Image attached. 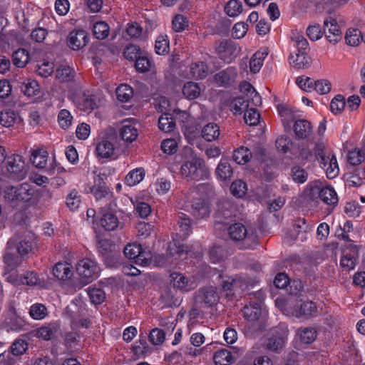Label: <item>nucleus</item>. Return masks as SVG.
Returning <instances> with one entry per match:
<instances>
[{
	"label": "nucleus",
	"instance_id": "nucleus-1",
	"mask_svg": "<svg viewBox=\"0 0 365 365\" xmlns=\"http://www.w3.org/2000/svg\"><path fill=\"white\" fill-rule=\"evenodd\" d=\"M277 307L284 314L290 317L300 318L303 316H312L317 307L312 302H302L297 299H285L278 297L275 300Z\"/></svg>",
	"mask_w": 365,
	"mask_h": 365
},
{
	"label": "nucleus",
	"instance_id": "nucleus-2",
	"mask_svg": "<svg viewBox=\"0 0 365 365\" xmlns=\"http://www.w3.org/2000/svg\"><path fill=\"white\" fill-rule=\"evenodd\" d=\"M304 197L311 201L319 199L329 205H334L338 202V196L335 190L331 186L324 185L320 180L309 182L303 192Z\"/></svg>",
	"mask_w": 365,
	"mask_h": 365
},
{
	"label": "nucleus",
	"instance_id": "nucleus-3",
	"mask_svg": "<svg viewBox=\"0 0 365 365\" xmlns=\"http://www.w3.org/2000/svg\"><path fill=\"white\" fill-rule=\"evenodd\" d=\"M179 174L183 179L190 181L207 178L209 171L202 158L192 155L182 163Z\"/></svg>",
	"mask_w": 365,
	"mask_h": 365
},
{
	"label": "nucleus",
	"instance_id": "nucleus-4",
	"mask_svg": "<svg viewBox=\"0 0 365 365\" xmlns=\"http://www.w3.org/2000/svg\"><path fill=\"white\" fill-rule=\"evenodd\" d=\"M179 232L176 233L173 238V242L168 246L169 254L172 256L178 255L180 257L187 251L184 249V245L180 242V239H185L191 233V220L186 215L181 213L178 220Z\"/></svg>",
	"mask_w": 365,
	"mask_h": 365
},
{
	"label": "nucleus",
	"instance_id": "nucleus-5",
	"mask_svg": "<svg viewBox=\"0 0 365 365\" xmlns=\"http://www.w3.org/2000/svg\"><path fill=\"white\" fill-rule=\"evenodd\" d=\"M315 155L328 178L333 179L338 176L339 165L336 156L331 150L324 149L322 145H317L315 148Z\"/></svg>",
	"mask_w": 365,
	"mask_h": 365
},
{
	"label": "nucleus",
	"instance_id": "nucleus-6",
	"mask_svg": "<svg viewBox=\"0 0 365 365\" xmlns=\"http://www.w3.org/2000/svg\"><path fill=\"white\" fill-rule=\"evenodd\" d=\"M76 272L80 281L85 285L97 279L100 275L101 269L94 259L83 258L77 262Z\"/></svg>",
	"mask_w": 365,
	"mask_h": 365
},
{
	"label": "nucleus",
	"instance_id": "nucleus-7",
	"mask_svg": "<svg viewBox=\"0 0 365 365\" xmlns=\"http://www.w3.org/2000/svg\"><path fill=\"white\" fill-rule=\"evenodd\" d=\"M288 332V327L284 324L272 329L264 343L266 349L272 352H279L286 344Z\"/></svg>",
	"mask_w": 365,
	"mask_h": 365
},
{
	"label": "nucleus",
	"instance_id": "nucleus-8",
	"mask_svg": "<svg viewBox=\"0 0 365 365\" xmlns=\"http://www.w3.org/2000/svg\"><path fill=\"white\" fill-rule=\"evenodd\" d=\"M16 240L14 238L10 239L7 243L5 249V252L3 257L4 263V269H16L25 260L21 254L17 253L16 250Z\"/></svg>",
	"mask_w": 365,
	"mask_h": 365
},
{
	"label": "nucleus",
	"instance_id": "nucleus-9",
	"mask_svg": "<svg viewBox=\"0 0 365 365\" xmlns=\"http://www.w3.org/2000/svg\"><path fill=\"white\" fill-rule=\"evenodd\" d=\"M124 254L126 257L133 259L135 263L141 266H145L150 259V254L143 250L141 245L138 243H130L124 248Z\"/></svg>",
	"mask_w": 365,
	"mask_h": 365
},
{
	"label": "nucleus",
	"instance_id": "nucleus-10",
	"mask_svg": "<svg viewBox=\"0 0 365 365\" xmlns=\"http://www.w3.org/2000/svg\"><path fill=\"white\" fill-rule=\"evenodd\" d=\"M27 348L28 344L25 340H16L11 347V352L5 351L0 354V365H14L16 356L23 354Z\"/></svg>",
	"mask_w": 365,
	"mask_h": 365
},
{
	"label": "nucleus",
	"instance_id": "nucleus-11",
	"mask_svg": "<svg viewBox=\"0 0 365 365\" xmlns=\"http://www.w3.org/2000/svg\"><path fill=\"white\" fill-rule=\"evenodd\" d=\"M69 98L79 110L85 113H89L98 107L96 97L91 94L86 93H80L79 95L71 94Z\"/></svg>",
	"mask_w": 365,
	"mask_h": 365
},
{
	"label": "nucleus",
	"instance_id": "nucleus-12",
	"mask_svg": "<svg viewBox=\"0 0 365 365\" xmlns=\"http://www.w3.org/2000/svg\"><path fill=\"white\" fill-rule=\"evenodd\" d=\"M7 170L11 178L21 180L26 177V171L24 169V161L22 156L12 155L7 158Z\"/></svg>",
	"mask_w": 365,
	"mask_h": 365
},
{
	"label": "nucleus",
	"instance_id": "nucleus-13",
	"mask_svg": "<svg viewBox=\"0 0 365 365\" xmlns=\"http://www.w3.org/2000/svg\"><path fill=\"white\" fill-rule=\"evenodd\" d=\"M358 255V247L356 245L352 244L345 245L342 249L340 259L341 268L346 271L354 269L356 266Z\"/></svg>",
	"mask_w": 365,
	"mask_h": 365
},
{
	"label": "nucleus",
	"instance_id": "nucleus-14",
	"mask_svg": "<svg viewBox=\"0 0 365 365\" xmlns=\"http://www.w3.org/2000/svg\"><path fill=\"white\" fill-rule=\"evenodd\" d=\"M324 34L327 39L333 44L339 42L342 37L341 27L336 19L333 16H328L324 21Z\"/></svg>",
	"mask_w": 365,
	"mask_h": 365
},
{
	"label": "nucleus",
	"instance_id": "nucleus-15",
	"mask_svg": "<svg viewBox=\"0 0 365 365\" xmlns=\"http://www.w3.org/2000/svg\"><path fill=\"white\" fill-rule=\"evenodd\" d=\"M220 58L226 63H230L240 53V47L232 41H222L217 47Z\"/></svg>",
	"mask_w": 365,
	"mask_h": 365
},
{
	"label": "nucleus",
	"instance_id": "nucleus-16",
	"mask_svg": "<svg viewBox=\"0 0 365 365\" xmlns=\"http://www.w3.org/2000/svg\"><path fill=\"white\" fill-rule=\"evenodd\" d=\"M173 287L182 292H190L197 287L194 277H186L181 273L173 272L170 275Z\"/></svg>",
	"mask_w": 365,
	"mask_h": 365
},
{
	"label": "nucleus",
	"instance_id": "nucleus-17",
	"mask_svg": "<svg viewBox=\"0 0 365 365\" xmlns=\"http://www.w3.org/2000/svg\"><path fill=\"white\" fill-rule=\"evenodd\" d=\"M89 41V36L84 30H74L67 38V43L70 48L78 51L84 48Z\"/></svg>",
	"mask_w": 365,
	"mask_h": 365
},
{
	"label": "nucleus",
	"instance_id": "nucleus-18",
	"mask_svg": "<svg viewBox=\"0 0 365 365\" xmlns=\"http://www.w3.org/2000/svg\"><path fill=\"white\" fill-rule=\"evenodd\" d=\"M115 145L113 139L102 138L97 144L96 153L101 158H110L115 155Z\"/></svg>",
	"mask_w": 365,
	"mask_h": 365
},
{
	"label": "nucleus",
	"instance_id": "nucleus-19",
	"mask_svg": "<svg viewBox=\"0 0 365 365\" xmlns=\"http://www.w3.org/2000/svg\"><path fill=\"white\" fill-rule=\"evenodd\" d=\"M198 302H204L209 307L216 304L219 300L217 289L213 286H208L200 289L196 296Z\"/></svg>",
	"mask_w": 365,
	"mask_h": 365
},
{
	"label": "nucleus",
	"instance_id": "nucleus-20",
	"mask_svg": "<svg viewBox=\"0 0 365 365\" xmlns=\"http://www.w3.org/2000/svg\"><path fill=\"white\" fill-rule=\"evenodd\" d=\"M138 134L137 125L132 121H124L119 130L120 137L124 142L128 143L135 141Z\"/></svg>",
	"mask_w": 365,
	"mask_h": 365
},
{
	"label": "nucleus",
	"instance_id": "nucleus-21",
	"mask_svg": "<svg viewBox=\"0 0 365 365\" xmlns=\"http://www.w3.org/2000/svg\"><path fill=\"white\" fill-rule=\"evenodd\" d=\"M240 90L242 95L247 99V103H251L254 106H259L262 103V98L255 88L248 82H242L240 86Z\"/></svg>",
	"mask_w": 365,
	"mask_h": 365
},
{
	"label": "nucleus",
	"instance_id": "nucleus-22",
	"mask_svg": "<svg viewBox=\"0 0 365 365\" xmlns=\"http://www.w3.org/2000/svg\"><path fill=\"white\" fill-rule=\"evenodd\" d=\"M266 314V311L261 307L259 303H250L245 306L243 315L245 318L252 322L258 320L261 317Z\"/></svg>",
	"mask_w": 365,
	"mask_h": 365
},
{
	"label": "nucleus",
	"instance_id": "nucleus-23",
	"mask_svg": "<svg viewBox=\"0 0 365 365\" xmlns=\"http://www.w3.org/2000/svg\"><path fill=\"white\" fill-rule=\"evenodd\" d=\"M247 284L244 278L240 276L226 277L222 281V289L225 291L244 289L247 288Z\"/></svg>",
	"mask_w": 365,
	"mask_h": 365
},
{
	"label": "nucleus",
	"instance_id": "nucleus-24",
	"mask_svg": "<svg viewBox=\"0 0 365 365\" xmlns=\"http://www.w3.org/2000/svg\"><path fill=\"white\" fill-rule=\"evenodd\" d=\"M53 274L60 280H66L73 275V267L68 262H58L53 267Z\"/></svg>",
	"mask_w": 365,
	"mask_h": 365
},
{
	"label": "nucleus",
	"instance_id": "nucleus-25",
	"mask_svg": "<svg viewBox=\"0 0 365 365\" xmlns=\"http://www.w3.org/2000/svg\"><path fill=\"white\" fill-rule=\"evenodd\" d=\"M237 73L235 68L229 67L215 75V83L220 86H226L237 77Z\"/></svg>",
	"mask_w": 365,
	"mask_h": 365
},
{
	"label": "nucleus",
	"instance_id": "nucleus-26",
	"mask_svg": "<svg viewBox=\"0 0 365 365\" xmlns=\"http://www.w3.org/2000/svg\"><path fill=\"white\" fill-rule=\"evenodd\" d=\"M195 215L199 217L205 218L207 217L210 214V202L207 199H196L192 205Z\"/></svg>",
	"mask_w": 365,
	"mask_h": 365
},
{
	"label": "nucleus",
	"instance_id": "nucleus-27",
	"mask_svg": "<svg viewBox=\"0 0 365 365\" xmlns=\"http://www.w3.org/2000/svg\"><path fill=\"white\" fill-rule=\"evenodd\" d=\"M34 244V237L33 235H29L21 239L19 242L16 241V250L17 253L21 254L24 257L32 251Z\"/></svg>",
	"mask_w": 365,
	"mask_h": 365
},
{
	"label": "nucleus",
	"instance_id": "nucleus-28",
	"mask_svg": "<svg viewBox=\"0 0 365 365\" xmlns=\"http://www.w3.org/2000/svg\"><path fill=\"white\" fill-rule=\"evenodd\" d=\"M267 55L268 51L265 48L260 49L253 54L250 61V69L252 73H257L260 71Z\"/></svg>",
	"mask_w": 365,
	"mask_h": 365
},
{
	"label": "nucleus",
	"instance_id": "nucleus-29",
	"mask_svg": "<svg viewBox=\"0 0 365 365\" xmlns=\"http://www.w3.org/2000/svg\"><path fill=\"white\" fill-rule=\"evenodd\" d=\"M24 326V320L16 314H13L11 317L6 318L3 323V327L7 331H19L23 329Z\"/></svg>",
	"mask_w": 365,
	"mask_h": 365
},
{
	"label": "nucleus",
	"instance_id": "nucleus-30",
	"mask_svg": "<svg viewBox=\"0 0 365 365\" xmlns=\"http://www.w3.org/2000/svg\"><path fill=\"white\" fill-rule=\"evenodd\" d=\"M294 130L296 135L302 139L309 138L312 133V125L306 120H296L294 125Z\"/></svg>",
	"mask_w": 365,
	"mask_h": 365
},
{
	"label": "nucleus",
	"instance_id": "nucleus-31",
	"mask_svg": "<svg viewBox=\"0 0 365 365\" xmlns=\"http://www.w3.org/2000/svg\"><path fill=\"white\" fill-rule=\"evenodd\" d=\"M289 60V63L296 68H304L309 65V58L305 51H297V53H292Z\"/></svg>",
	"mask_w": 365,
	"mask_h": 365
},
{
	"label": "nucleus",
	"instance_id": "nucleus-32",
	"mask_svg": "<svg viewBox=\"0 0 365 365\" xmlns=\"http://www.w3.org/2000/svg\"><path fill=\"white\" fill-rule=\"evenodd\" d=\"M208 73L207 65L202 61L193 63L190 66L189 77L195 79H203Z\"/></svg>",
	"mask_w": 365,
	"mask_h": 365
},
{
	"label": "nucleus",
	"instance_id": "nucleus-33",
	"mask_svg": "<svg viewBox=\"0 0 365 365\" xmlns=\"http://www.w3.org/2000/svg\"><path fill=\"white\" fill-rule=\"evenodd\" d=\"M145 172L143 168H137L130 170L125 178V183L128 186L139 184L145 178Z\"/></svg>",
	"mask_w": 365,
	"mask_h": 365
},
{
	"label": "nucleus",
	"instance_id": "nucleus-34",
	"mask_svg": "<svg viewBox=\"0 0 365 365\" xmlns=\"http://www.w3.org/2000/svg\"><path fill=\"white\" fill-rule=\"evenodd\" d=\"M220 134V127L217 124L210 123L202 129V137L208 142L217 140Z\"/></svg>",
	"mask_w": 365,
	"mask_h": 365
},
{
	"label": "nucleus",
	"instance_id": "nucleus-35",
	"mask_svg": "<svg viewBox=\"0 0 365 365\" xmlns=\"http://www.w3.org/2000/svg\"><path fill=\"white\" fill-rule=\"evenodd\" d=\"M233 171L230 164L224 160H221L216 168V175L221 181H225L230 179Z\"/></svg>",
	"mask_w": 365,
	"mask_h": 365
},
{
	"label": "nucleus",
	"instance_id": "nucleus-36",
	"mask_svg": "<svg viewBox=\"0 0 365 365\" xmlns=\"http://www.w3.org/2000/svg\"><path fill=\"white\" fill-rule=\"evenodd\" d=\"M16 203L29 202L32 199L34 191L29 184L24 183L17 187Z\"/></svg>",
	"mask_w": 365,
	"mask_h": 365
},
{
	"label": "nucleus",
	"instance_id": "nucleus-37",
	"mask_svg": "<svg viewBox=\"0 0 365 365\" xmlns=\"http://www.w3.org/2000/svg\"><path fill=\"white\" fill-rule=\"evenodd\" d=\"M216 365H230L234 361L232 353L227 349L217 351L213 356Z\"/></svg>",
	"mask_w": 365,
	"mask_h": 365
},
{
	"label": "nucleus",
	"instance_id": "nucleus-38",
	"mask_svg": "<svg viewBox=\"0 0 365 365\" xmlns=\"http://www.w3.org/2000/svg\"><path fill=\"white\" fill-rule=\"evenodd\" d=\"M118 219L112 212H107L101 218V225L107 231L114 230L118 226Z\"/></svg>",
	"mask_w": 365,
	"mask_h": 365
},
{
	"label": "nucleus",
	"instance_id": "nucleus-39",
	"mask_svg": "<svg viewBox=\"0 0 365 365\" xmlns=\"http://www.w3.org/2000/svg\"><path fill=\"white\" fill-rule=\"evenodd\" d=\"M14 64L19 68H24L29 63L30 59L29 53L24 48H19L14 51L12 55Z\"/></svg>",
	"mask_w": 365,
	"mask_h": 365
},
{
	"label": "nucleus",
	"instance_id": "nucleus-40",
	"mask_svg": "<svg viewBox=\"0 0 365 365\" xmlns=\"http://www.w3.org/2000/svg\"><path fill=\"white\" fill-rule=\"evenodd\" d=\"M19 115L11 110H5L0 113V125L4 127H11L19 120Z\"/></svg>",
	"mask_w": 365,
	"mask_h": 365
},
{
	"label": "nucleus",
	"instance_id": "nucleus-41",
	"mask_svg": "<svg viewBox=\"0 0 365 365\" xmlns=\"http://www.w3.org/2000/svg\"><path fill=\"white\" fill-rule=\"evenodd\" d=\"M251 156V151L247 148L242 146L234 151L232 158L237 164L245 165L250 160Z\"/></svg>",
	"mask_w": 365,
	"mask_h": 365
},
{
	"label": "nucleus",
	"instance_id": "nucleus-42",
	"mask_svg": "<svg viewBox=\"0 0 365 365\" xmlns=\"http://www.w3.org/2000/svg\"><path fill=\"white\" fill-rule=\"evenodd\" d=\"M158 127L160 130L165 133L171 132L174 130L175 123L170 113H163L158 120Z\"/></svg>",
	"mask_w": 365,
	"mask_h": 365
},
{
	"label": "nucleus",
	"instance_id": "nucleus-43",
	"mask_svg": "<svg viewBox=\"0 0 365 365\" xmlns=\"http://www.w3.org/2000/svg\"><path fill=\"white\" fill-rule=\"evenodd\" d=\"M29 316L34 320H42L48 314L47 308L45 305L40 303L32 304L29 309Z\"/></svg>",
	"mask_w": 365,
	"mask_h": 365
},
{
	"label": "nucleus",
	"instance_id": "nucleus-44",
	"mask_svg": "<svg viewBox=\"0 0 365 365\" xmlns=\"http://www.w3.org/2000/svg\"><path fill=\"white\" fill-rule=\"evenodd\" d=\"M31 160L36 168H43L47 164L48 153L43 150H34Z\"/></svg>",
	"mask_w": 365,
	"mask_h": 365
},
{
	"label": "nucleus",
	"instance_id": "nucleus-45",
	"mask_svg": "<svg viewBox=\"0 0 365 365\" xmlns=\"http://www.w3.org/2000/svg\"><path fill=\"white\" fill-rule=\"evenodd\" d=\"M21 90L27 96H36L40 92V86L36 81L27 79L23 83Z\"/></svg>",
	"mask_w": 365,
	"mask_h": 365
},
{
	"label": "nucleus",
	"instance_id": "nucleus-46",
	"mask_svg": "<svg viewBox=\"0 0 365 365\" xmlns=\"http://www.w3.org/2000/svg\"><path fill=\"white\" fill-rule=\"evenodd\" d=\"M110 27L105 21H97L93 26V35L98 39H104L108 36Z\"/></svg>",
	"mask_w": 365,
	"mask_h": 365
},
{
	"label": "nucleus",
	"instance_id": "nucleus-47",
	"mask_svg": "<svg viewBox=\"0 0 365 365\" xmlns=\"http://www.w3.org/2000/svg\"><path fill=\"white\" fill-rule=\"evenodd\" d=\"M73 69L67 65H61L56 69V77L60 81H69L73 79Z\"/></svg>",
	"mask_w": 365,
	"mask_h": 365
},
{
	"label": "nucleus",
	"instance_id": "nucleus-48",
	"mask_svg": "<svg viewBox=\"0 0 365 365\" xmlns=\"http://www.w3.org/2000/svg\"><path fill=\"white\" fill-rule=\"evenodd\" d=\"M182 93L186 98L192 100L199 96L200 88L197 83L190 81L184 85Z\"/></svg>",
	"mask_w": 365,
	"mask_h": 365
},
{
	"label": "nucleus",
	"instance_id": "nucleus-49",
	"mask_svg": "<svg viewBox=\"0 0 365 365\" xmlns=\"http://www.w3.org/2000/svg\"><path fill=\"white\" fill-rule=\"evenodd\" d=\"M290 176L294 182L303 184L308 179V173L302 167L296 165L292 168Z\"/></svg>",
	"mask_w": 365,
	"mask_h": 365
},
{
	"label": "nucleus",
	"instance_id": "nucleus-50",
	"mask_svg": "<svg viewBox=\"0 0 365 365\" xmlns=\"http://www.w3.org/2000/svg\"><path fill=\"white\" fill-rule=\"evenodd\" d=\"M297 336L303 343L310 344L316 339L317 331L312 327H305L298 330Z\"/></svg>",
	"mask_w": 365,
	"mask_h": 365
},
{
	"label": "nucleus",
	"instance_id": "nucleus-51",
	"mask_svg": "<svg viewBox=\"0 0 365 365\" xmlns=\"http://www.w3.org/2000/svg\"><path fill=\"white\" fill-rule=\"evenodd\" d=\"M279 114L284 126L289 127V123L294 119V114L292 108L285 105H280L277 107Z\"/></svg>",
	"mask_w": 365,
	"mask_h": 365
},
{
	"label": "nucleus",
	"instance_id": "nucleus-52",
	"mask_svg": "<svg viewBox=\"0 0 365 365\" xmlns=\"http://www.w3.org/2000/svg\"><path fill=\"white\" fill-rule=\"evenodd\" d=\"M225 13L230 17H236L242 12V4L238 0H230L225 6Z\"/></svg>",
	"mask_w": 365,
	"mask_h": 365
},
{
	"label": "nucleus",
	"instance_id": "nucleus-53",
	"mask_svg": "<svg viewBox=\"0 0 365 365\" xmlns=\"http://www.w3.org/2000/svg\"><path fill=\"white\" fill-rule=\"evenodd\" d=\"M229 233L232 240H241L245 237L247 231L242 224L235 223L230 227Z\"/></svg>",
	"mask_w": 365,
	"mask_h": 365
},
{
	"label": "nucleus",
	"instance_id": "nucleus-54",
	"mask_svg": "<svg viewBox=\"0 0 365 365\" xmlns=\"http://www.w3.org/2000/svg\"><path fill=\"white\" fill-rule=\"evenodd\" d=\"M345 39L347 44L352 46H358L362 39L361 33L358 29H349L346 32Z\"/></svg>",
	"mask_w": 365,
	"mask_h": 365
},
{
	"label": "nucleus",
	"instance_id": "nucleus-55",
	"mask_svg": "<svg viewBox=\"0 0 365 365\" xmlns=\"http://www.w3.org/2000/svg\"><path fill=\"white\" fill-rule=\"evenodd\" d=\"M227 105L233 113H241L242 110L247 109L249 103L243 98L238 97L228 101Z\"/></svg>",
	"mask_w": 365,
	"mask_h": 365
},
{
	"label": "nucleus",
	"instance_id": "nucleus-56",
	"mask_svg": "<svg viewBox=\"0 0 365 365\" xmlns=\"http://www.w3.org/2000/svg\"><path fill=\"white\" fill-rule=\"evenodd\" d=\"M115 92L117 98L121 102H128L133 95V88L128 84H121Z\"/></svg>",
	"mask_w": 365,
	"mask_h": 365
},
{
	"label": "nucleus",
	"instance_id": "nucleus-57",
	"mask_svg": "<svg viewBox=\"0 0 365 365\" xmlns=\"http://www.w3.org/2000/svg\"><path fill=\"white\" fill-rule=\"evenodd\" d=\"M16 269H12L10 270L9 269H4V277L5 280L14 286L22 285L24 280L23 276H20Z\"/></svg>",
	"mask_w": 365,
	"mask_h": 365
},
{
	"label": "nucleus",
	"instance_id": "nucleus-58",
	"mask_svg": "<svg viewBox=\"0 0 365 365\" xmlns=\"http://www.w3.org/2000/svg\"><path fill=\"white\" fill-rule=\"evenodd\" d=\"M73 120V115L69 110L62 109L59 111L58 115V122L59 126L62 129H68L72 125Z\"/></svg>",
	"mask_w": 365,
	"mask_h": 365
},
{
	"label": "nucleus",
	"instance_id": "nucleus-59",
	"mask_svg": "<svg viewBox=\"0 0 365 365\" xmlns=\"http://www.w3.org/2000/svg\"><path fill=\"white\" fill-rule=\"evenodd\" d=\"M88 294L91 302L95 304H101L106 299V294L103 289L96 287H88Z\"/></svg>",
	"mask_w": 365,
	"mask_h": 365
},
{
	"label": "nucleus",
	"instance_id": "nucleus-60",
	"mask_svg": "<svg viewBox=\"0 0 365 365\" xmlns=\"http://www.w3.org/2000/svg\"><path fill=\"white\" fill-rule=\"evenodd\" d=\"M153 186L155 192L158 195H163L167 194L170 190L171 182L165 178H160L156 180Z\"/></svg>",
	"mask_w": 365,
	"mask_h": 365
},
{
	"label": "nucleus",
	"instance_id": "nucleus-61",
	"mask_svg": "<svg viewBox=\"0 0 365 365\" xmlns=\"http://www.w3.org/2000/svg\"><path fill=\"white\" fill-rule=\"evenodd\" d=\"M275 144L277 150L283 153H287L291 150L293 145L291 138L285 135L277 138Z\"/></svg>",
	"mask_w": 365,
	"mask_h": 365
},
{
	"label": "nucleus",
	"instance_id": "nucleus-62",
	"mask_svg": "<svg viewBox=\"0 0 365 365\" xmlns=\"http://www.w3.org/2000/svg\"><path fill=\"white\" fill-rule=\"evenodd\" d=\"M53 68L54 66L53 63L48 61H43L37 65L36 71L38 76L47 78L53 73Z\"/></svg>",
	"mask_w": 365,
	"mask_h": 365
},
{
	"label": "nucleus",
	"instance_id": "nucleus-63",
	"mask_svg": "<svg viewBox=\"0 0 365 365\" xmlns=\"http://www.w3.org/2000/svg\"><path fill=\"white\" fill-rule=\"evenodd\" d=\"M81 202V196L76 190L71 191L66 197V206L71 210H76Z\"/></svg>",
	"mask_w": 365,
	"mask_h": 365
},
{
	"label": "nucleus",
	"instance_id": "nucleus-64",
	"mask_svg": "<svg viewBox=\"0 0 365 365\" xmlns=\"http://www.w3.org/2000/svg\"><path fill=\"white\" fill-rule=\"evenodd\" d=\"M244 119L246 124L255 126L259 123L260 115L256 109L250 108L245 113Z\"/></svg>",
	"mask_w": 365,
	"mask_h": 365
}]
</instances>
